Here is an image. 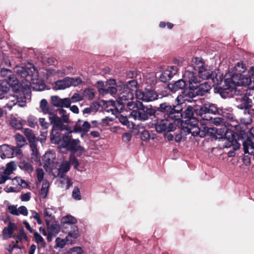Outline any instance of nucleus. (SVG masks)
I'll return each instance as SVG.
<instances>
[{
	"label": "nucleus",
	"mask_w": 254,
	"mask_h": 254,
	"mask_svg": "<svg viewBox=\"0 0 254 254\" xmlns=\"http://www.w3.org/2000/svg\"><path fill=\"white\" fill-rule=\"evenodd\" d=\"M194 123H188L186 127L187 131L190 133L192 136L199 135L200 136L208 135L215 136L216 138L221 139L224 142L223 147L225 148L232 147L234 150L240 148V145L236 139V134L226 126H221L218 128L209 127L202 123L201 128L204 133H200V129L197 125L196 121H194Z\"/></svg>",
	"instance_id": "nucleus-1"
},
{
	"label": "nucleus",
	"mask_w": 254,
	"mask_h": 254,
	"mask_svg": "<svg viewBox=\"0 0 254 254\" xmlns=\"http://www.w3.org/2000/svg\"><path fill=\"white\" fill-rule=\"evenodd\" d=\"M248 74L243 75L246 70L243 63L239 62L233 68L229 69L228 73L225 75L224 82L227 86V88L232 90H234L235 93L236 94L237 88H235L236 86H250L254 85L253 78L249 75V71Z\"/></svg>",
	"instance_id": "nucleus-2"
},
{
	"label": "nucleus",
	"mask_w": 254,
	"mask_h": 254,
	"mask_svg": "<svg viewBox=\"0 0 254 254\" xmlns=\"http://www.w3.org/2000/svg\"><path fill=\"white\" fill-rule=\"evenodd\" d=\"M211 89V86L207 82H205L201 84H198V87L194 90L189 91L185 90L181 94L176 98L178 106L172 107L166 103L160 104V110L162 112H166L169 115H173L175 113H179L182 111V108L179 106L186 101H190L196 95L202 96L207 93Z\"/></svg>",
	"instance_id": "nucleus-3"
},
{
	"label": "nucleus",
	"mask_w": 254,
	"mask_h": 254,
	"mask_svg": "<svg viewBox=\"0 0 254 254\" xmlns=\"http://www.w3.org/2000/svg\"><path fill=\"white\" fill-rule=\"evenodd\" d=\"M49 119L52 126L51 138L53 142L55 143L59 142L62 131L66 130L68 132L72 131L68 124H65L63 118H61L58 115L54 114H51Z\"/></svg>",
	"instance_id": "nucleus-4"
},
{
	"label": "nucleus",
	"mask_w": 254,
	"mask_h": 254,
	"mask_svg": "<svg viewBox=\"0 0 254 254\" xmlns=\"http://www.w3.org/2000/svg\"><path fill=\"white\" fill-rule=\"evenodd\" d=\"M17 74L23 78H26L27 80L30 81L32 88L36 91L41 90L43 86L37 87V84L39 83L37 76V70L35 68L31 66L27 68L20 67L16 71Z\"/></svg>",
	"instance_id": "nucleus-5"
},
{
	"label": "nucleus",
	"mask_w": 254,
	"mask_h": 254,
	"mask_svg": "<svg viewBox=\"0 0 254 254\" xmlns=\"http://www.w3.org/2000/svg\"><path fill=\"white\" fill-rule=\"evenodd\" d=\"M72 132V131H70L63 135L59 141L60 146L68 150L81 154L83 152V148L80 145V141L79 139L71 138Z\"/></svg>",
	"instance_id": "nucleus-6"
},
{
	"label": "nucleus",
	"mask_w": 254,
	"mask_h": 254,
	"mask_svg": "<svg viewBox=\"0 0 254 254\" xmlns=\"http://www.w3.org/2000/svg\"><path fill=\"white\" fill-rule=\"evenodd\" d=\"M119 93L118 95L119 97V100L118 102H111L112 104L113 105L118 111L122 110L123 105L126 104L129 102L126 103V101L131 100L133 97V93L128 89V87H126V84L123 82H120L117 85Z\"/></svg>",
	"instance_id": "nucleus-7"
},
{
	"label": "nucleus",
	"mask_w": 254,
	"mask_h": 254,
	"mask_svg": "<svg viewBox=\"0 0 254 254\" xmlns=\"http://www.w3.org/2000/svg\"><path fill=\"white\" fill-rule=\"evenodd\" d=\"M224 113V112L222 108H217L215 104L206 103L200 108L198 114L203 120L208 122L211 120L212 118L207 116V114L223 115Z\"/></svg>",
	"instance_id": "nucleus-8"
},
{
	"label": "nucleus",
	"mask_w": 254,
	"mask_h": 254,
	"mask_svg": "<svg viewBox=\"0 0 254 254\" xmlns=\"http://www.w3.org/2000/svg\"><path fill=\"white\" fill-rule=\"evenodd\" d=\"M177 120H174L172 117L167 118L158 121L155 124V128L159 133L173 131L176 128Z\"/></svg>",
	"instance_id": "nucleus-9"
},
{
	"label": "nucleus",
	"mask_w": 254,
	"mask_h": 254,
	"mask_svg": "<svg viewBox=\"0 0 254 254\" xmlns=\"http://www.w3.org/2000/svg\"><path fill=\"white\" fill-rule=\"evenodd\" d=\"M127 106L130 109H134V108L138 109V111L134 110L131 112L129 117L130 118H132L135 120L138 119L143 121L146 120L148 119L147 114H145L143 109V105L141 102H138L134 103L131 101L127 103Z\"/></svg>",
	"instance_id": "nucleus-10"
},
{
	"label": "nucleus",
	"mask_w": 254,
	"mask_h": 254,
	"mask_svg": "<svg viewBox=\"0 0 254 254\" xmlns=\"http://www.w3.org/2000/svg\"><path fill=\"white\" fill-rule=\"evenodd\" d=\"M193 67L198 70L199 77L203 79H209L213 71L207 68L205 64L200 58H195L193 61Z\"/></svg>",
	"instance_id": "nucleus-11"
},
{
	"label": "nucleus",
	"mask_w": 254,
	"mask_h": 254,
	"mask_svg": "<svg viewBox=\"0 0 254 254\" xmlns=\"http://www.w3.org/2000/svg\"><path fill=\"white\" fill-rule=\"evenodd\" d=\"M81 80L78 78L65 77L54 83L53 88L56 90H63L71 86H76L80 84Z\"/></svg>",
	"instance_id": "nucleus-12"
},
{
	"label": "nucleus",
	"mask_w": 254,
	"mask_h": 254,
	"mask_svg": "<svg viewBox=\"0 0 254 254\" xmlns=\"http://www.w3.org/2000/svg\"><path fill=\"white\" fill-rule=\"evenodd\" d=\"M183 79L187 85H188L189 88L186 90H188L189 91L196 89L200 82L196 73L190 70H187L185 71L183 76Z\"/></svg>",
	"instance_id": "nucleus-13"
},
{
	"label": "nucleus",
	"mask_w": 254,
	"mask_h": 254,
	"mask_svg": "<svg viewBox=\"0 0 254 254\" xmlns=\"http://www.w3.org/2000/svg\"><path fill=\"white\" fill-rule=\"evenodd\" d=\"M16 169V165L13 161L8 163L5 167L0 168V184H4L7 180H10V175Z\"/></svg>",
	"instance_id": "nucleus-14"
},
{
	"label": "nucleus",
	"mask_w": 254,
	"mask_h": 254,
	"mask_svg": "<svg viewBox=\"0 0 254 254\" xmlns=\"http://www.w3.org/2000/svg\"><path fill=\"white\" fill-rule=\"evenodd\" d=\"M44 167L47 171L51 172L57 167L56 154L53 152H47L43 156Z\"/></svg>",
	"instance_id": "nucleus-15"
},
{
	"label": "nucleus",
	"mask_w": 254,
	"mask_h": 254,
	"mask_svg": "<svg viewBox=\"0 0 254 254\" xmlns=\"http://www.w3.org/2000/svg\"><path fill=\"white\" fill-rule=\"evenodd\" d=\"M0 75L4 78V80L1 84L8 85L9 86H13L16 85L18 81L15 77V75L9 69L2 68L0 71Z\"/></svg>",
	"instance_id": "nucleus-16"
},
{
	"label": "nucleus",
	"mask_w": 254,
	"mask_h": 254,
	"mask_svg": "<svg viewBox=\"0 0 254 254\" xmlns=\"http://www.w3.org/2000/svg\"><path fill=\"white\" fill-rule=\"evenodd\" d=\"M236 106L240 109H245V114L246 113H250L248 108L251 105V101L246 95H240L236 98Z\"/></svg>",
	"instance_id": "nucleus-17"
},
{
	"label": "nucleus",
	"mask_w": 254,
	"mask_h": 254,
	"mask_svg": "<svg viewBox=\"0 0 254 254\" xmlns=\"http://www.w3.org/2000/svg\"><path fill=\"white\" fill-rule=\"evenodd\" d=\"M90 127V124L88 122H83L78 120L74 125L73 130L74 132H83L85 133L89 130Z\"/></svg>",
	"instance_id": "nucleus-18"
},
{
	"label": "nucleus",
	"mask_w": 254,
	"mask_h": 254,
	"mask_svg": "<svg viewBox=\"0 0 254 254\" xmlns=\"http://www.w3.org/2000/svg\"><path fill=\"white\" fill-rule=\"evenodd\" d=\"M0 157L2 159L12 158L14 156V150L12 146L3 144L0 146Z\"/></svg>",
	"instance_id": "nucleus-19"
},
{
	"label": "nucleus",
	"mask_w": 254,
	"mask_h": 254,
	"mask_svg": "<svg viewBox=\"0 0 254 254\" xmlns=\"http://www.w3.org/2000/svg\"><path fill=\"white\" fill-rule=\"evenodd\" d=\"M48 233L52 236H56L60 231V227L58 221H52L46 223Z\"/></svg>",
	"instance_id": "nucleus-20"
},
{
	"label": "nucleus",
	"mask_w": 254,
	"mask_h": 254,
	"mask_svg": "<svg viewBox=\"0 0 254 254\" xmlns=\"http://www.w3.org/2000/svg\"><path fill=\"white\" fill-rule=\"evenodd\" d=\"M77 220L74 216L67 214L62 217L61 219V224L64 228L70 226L71 227L76 224Z\"/></svg>",
	"instance_id": "nucleus-21"
},
{
	"label": "nucleus",
	"mask_w": 254,
	"mask_h": 254,
	"mask_svg": "<svg viewBox=\"0 0 254 254\" xmlns=\"http://www.w3.org/2000/svg\"><path fill=\"white\" fill-rule=\"evenodd\" d=\"M17 226L15 223L9 222L7 227H5L2 231V237L4 239L11 238Z\"/></svg>",
	"instance_id": "nucleus-22"
},
{
	"label": "nucleus",
	"mask_w": 254,
	"mask_h": 254,
	"mask_svg": "<svg viewBox=\"0 0 254 254\" xmlns=\"http://www.w3.org/2000/svg\"><path fill=\"white\" fill-rule=\"evenodd\" d=\"M71 230L68 232L67 236L65 237L68 239L69 244H72L75 239L79 236V233L78 228L76 226H73L71 227Z\"/></svg>",
	"instance_id": "nucleus-23"
},
{
	"label": "nucleus",
	"mask_w": 254,
	"mask_h": 254,
	"mask_svg": "<svg viewBox=\"0 0 254 254\" xmlns=\"http://www.w3.org/2000/svg\"><path fill=\"white\" fill-rule=\"evenodd\" d=\"M187 85L185 81L183 78L178 80L174 83H170L168 86L170 90L173 92H176L178 90L183 89Z\"/></svg>",
	"instance_id": "nucleus-24"
},
{
	"label": "nucleus",
	"mask_w": 254,
	"mask_h": 254,
	"mask_svg": "<svg viewBox=\"0 0 254 254\" xmlns=\"http://www.w3.org/2000/svg\"><path fill=\"white\" fill-rule=\"evenodd\" d=\"M210 79L212 80L214 85H218L223 81V74L219 70H217L213 72Z\"/></svg>",
	"instance_id": "nucleus-25"
},
{
	"label": "nucleus",
	"mask_w": 254,
	"mask_h": 254,
	"mask_svg": "<svg viewBox=\"0 0 254 254\" xmlns=\"http://www.w3.org/2000/svg\"><path fill=\"white\" fill-rule=\"evenodd\" d=\"M54 209L52 207H47L44 209L43 214L46 222L52 221L54 219Z\"/></svg>",
	"instance_id": "nucleus-26"
},
{
	"label": "nucleus",
	"mask_w": 254,
	"mask_h": 254,
	"mask_svg": "<svg viewBox=\"0 0 254 254\" xmlns=\"http://www.w3.org/2000/svg\"><path fill=\"white\" fill-rule=\"evenodd\" d=\"M31 150L32 151L31 158L35 161H39L40 159V154L37 149L36 142H32L30 144Z\"/></svg>",
	"instance_id": "nucleus-27"
},
{
	"label": "nucleus",
	"mask_w": 254,
	"mask_h": 254,
	"mask_svg": "<svg viewBox=\"0 0 254 254\" xmlns=\"http://www.w3.org/2000/svg\"><path fill=\"white\" fill-rule=\"evenodd\" d=\"M70 169V164L67 161L63 162L58 169V176L63 177L64 173L67 172Z\"/></svg>",
	"instance_id": "nucleus-28"
},
{
	"label": "nucleus",
	"mask_w": 254,
	"mask_h": 254,
	"mask_svg": "<svg viewBox=\"0 0 254 254\" xmlns=\"http://www.w3.org/2000/svg\"><path fill=\"white\" fill-rule=\"evenodd\" d=\"M59 177L61 178L59 180L61 185V187L65 190L68 189L72 184L70 179L65 175H63V177Z\"/></svg>",
	"instance_id": "nucleus-29"
},
{
	"label": "nucleus",
	"mask_w": 254,
	"mask_h": 254,
	"mask_svg": "<svg viewBox=\"0 0 254 254\" xmlns=\"http://www.w3.org/2000/svg\"><path fill=\"white\" fill-rule=\"evenodd\" d=\"M5 106L10 109L17 102V98L14 95L6 96L4 98Z\"/></svg>",
	"instance_id": "nucleus-30"
},
{
	"label": "nucleus",
	"mask_w": 254,
	"mask_h": 254,
	"mask_svg": "<svg viewBox=\"0 0 254 254\" xmlns=\"http://www.w3.org/2000/svg\"><path fill=\"white\" fill-rule=\"evenodd\" d=\"M27 239V237L26 234L23 231H21L20 234L16 236V243L13 246L11 249L10 248H7V250L10 252L13 248H18V246L17 244V243L18 242H23L24 241H26Z\"/></svg>",
	"instance_id": "nucleus-31"
},
{
	"label": "nucleus",
	"mask_w": 254,
	"mask_h": 254,
	"mask_svg": "<svg viewBox=\"0 0 254 254\" xmlns=\"http://www.w3.org/2000/svg\"><path fill=\"white\" fill-rule=\"evenodd\" d=\"M14 138L16 145L18 147H22L27 144L26 140L24 137L19 133L15 134Z\"/></svg>",
	"instance_id": "nucleus-32"
},
{
	"label": "nucleus",
	"mask_w": 254,
	"mask_h": 254,
	"mask_svg": "<svg viewBox=\"0 0 254 254\" xmlns=\"http://www.w3.org/2000/svg\"><path fill=\"white\" fill-rule=\"evenodd\" d=\"M40 107L41 109L42 112L44 114H49V116H51V114H54L50 111V108L48 105V102L46 99H42L40 102Z\"/></svg>",
	"instance_id": "nucleus-33"
},
{
	"label": "nucleus",
	"mask_w": 254,
	"mask_h": 254,
	"mask_svg": "<svg viewBox=\"0 0 254 254\" xmlns=\"http://www.w3.org/2000/svg\"><path fill=\"white\" fill-rule=\"evenodd\" d=\"M49 182L46 180L44 181L40 191V195L43 198H46L47 197L49 191Z\"/></svg>",
	"instance_id": "nucleus-34"
},
{
	"label": "nucleus",
	"mask_w": 254,
	"mask_h": 254,
	"mask_svg": "<svg viewBox=\"0 0 254 254\" xmlns=\"http://www.w3.org/2000/svg\"><path fill=\"white\" fill-rule=\"evenodd\" d=\"M23 132L27 138L30 144L32 142H36L35 136L31 129L27 128H24Z\"/></svg>",
	"instance_id": "nucleus-35"
},
{
	"label": "nucleus",
	"mask_w": 254,
	"mask_h": 254,
	"mask_svg": "<svg viewBox=\"0 0 254 254\" xmlns=\"http://www.w3.org/2000/svg\"><path fill=\"white\" fill-rule=\"evenodd\" d=\"M68 239L65 237L64 239H62L60 237H57L56 239V246L58 248H63L66 244H68Z\"/></svg>",
	"instance_id": "nucleus-36"
},
{
	"label": "nucleus",
	"mask_w": 254,
	"mask_h": 254,
	"mask_svg": "<svg viewBox=\"0 0 254 254\" xmlns=\"http://www.w3.org/2000/svg\"><path fill=\"white\" fill-rule=\"evenodd\" d=\"M12 184L14 186H19L22 188H26L28 186L27 183L19 177H15L12 180Z\"/></svg>",
	"instance_id": "nucleus-37"
},
{
	"label": "nucleus",
	"mask_w": 254,
	"mask_h": 254,
	"mask_svg": "<svg viewBox=\"0 0 254 254\" xmlns=\"http://www.w3.org/2000/svg\"><path fill=\"white\" fill-rule=\"evenodd\" d=\"M193 114V109L190 106H188L187 109L181 114V116L185 118H191Z\"/></svg>",
	"instance_id": "nucleus-38"
},
{
	"label": "nucleus",
	"mask_w": 254,
	"mask_h": 254,
	"mask_svg": "<svg viewBox=\"0 0 254 254\" xmlns=\"http://www.w3.org/2000/svg\"><path fill=\"white\" fill-rule=\"evenodd\" d=\"M8 85L1 84L0 85V99H2L5 98V95L7 94L8 91L9 89Z\"/></svg>",
	"instance_id": "nucleus-39"
},
{
	"label": "nucleus",
	"mask_w": 254,
	"mask_h": 254,
	"mask_svg": "<svg viewBox=\"0 0 254 254\" xmlns=\"http://www.w3.org/2000/svg\"><path fill=\"white\" fill-rule=\"evenodd\" d=\"M67 253L68 254H85V252L82 247L76 246L69 249Z\"/></svg>",
	"instance_id": "nucleus-40"
},
{
	"label": "nucleus",
	"mask_w": 254,
	"mask_h": 254,
	"mask_svg": "<svg viewBox=\"0 0 254 254\" xmlns=\"http://www.w3.org/2000/svg\"><path fill=\"white\" fill-rule=\"evenodd\" d=\"M146 102H150L157 99V94L153 90H146Z\"/></svg>",
	"instance_id": "nucleus-41"
},
{
	"label": "nucleus",
	"mask_w": 254,
	"mask_h": 254,
	"mask_svg": "<svg viewBox=\"0 0 254 254\" xmlns=\"http://www.w3.org/2000/svg\"><path fill=\"white\" fill-rule=\"evenodd\" d=\"M135 96L136 98L138 99L142 100L143 101L146 102V90L145 91H143L141 90H136L135 92Z\"/></svg>",
	"instance_id": "nucleus-42"
},
{
	"label": "nucleus",
	"mask_w": 254,
	"mask_h": 254,
	"mask_svg": "<svg viewBox=\"0 0 254 254\" xmlns=\"http://www.w3.org/2000/svg\"><path fill=\"white\" fill-rule=\"evenodd\" d=\"M10 124L12 127L16 129H20L22 128V124L21 121L16 118L12 119L10 121Z\"/></svg>",
	"instance_id": "nucleus-43"
},
{
	"label": "nucleus",
	"mask_w": 254,
	"mask_h": 254,
	"mask_svg": "<svg viewBox=\"0 0 254 254\" xmlns=\"http://www.w3.org/2000/svg\"><path fill=\"white\" fill-rule=\"evenodd\" d=\"M59 112L60 115H61V118H63V120L64 121L65 124H69L70 122L69 119V115L66 114V112L65 110L63 109H61L59 110Z\"/></svg>",
	"instance_id": "nucleus-44"
},
{
	"label": "nucleus",
	"mask_w": 254,
	"mask_h": 254,
	"mask_svg": "<svg viewBox=\"0 0 254 254\" xmlns=\"http://www.w3.org/2000/svg\"><path fill=\"white\" fill-rule=\"evenodd\" d=\"M171 78L170 72L167 69H165L159 76L160 80L163 82H167L171 79Z\"/></svg>",
	"instance_id": "nucleus-45"
},
{
	"label": "nucleus",
	"mask_w": 254,
	"mask_h": 254,
	"mask_svg": "<svg viewBox=\"0 0 254 254\" xmlns=\"http://www.w3.org/2000/svg\"><path fill=\"white\" fill-rule=\"evenodd\" d=\"M72 197L76 200H80L82 199L80 190L78 187H75L72 192Z\"/></svg>",
	"instance_id": "nucleus-46"
},
{
	"label": "nucleus",
	"mask_w": 254,
	"mask_h": 254,
	"mask_svg": "<svg viewBox=\"0 0 254 254\" xmlns=\"http://www.w3.org/2000/svg\"><path fill=\"white\" fill-rule=\"evenodd\" d=\"M119 120L123 125L127 126L129 128L134 127V125L132 123H131V127H130L129 122L128 121L126 116H124L122 115H120L119 116Z\"/></svg>",
	"instance_id": "nucleus-47"
},
{
	"label": "nucleus",
	"mask_w": 254,
	"mask_h": 254,
	"mask_svg": "<svg viewBox=\"0 0 254 254\" xmlns=\"http://www.w3.org/2000/svg\"><path fill=\"white\" fill-rule=\"evenodd\" d=\"M28 125L31 127H35L37 125V118L32 115L28 116L27 118Z\"/></svg>",
	"instance_id": "nucleus-48"
},
{
	"label": "nucleus",
	"mask_w": 254,
	"mask_h": 254,
	"mask_svg": "<svg viewBox=\"0 0 254 254\" xmlns=\"http://www.w3.org/2000/svg\"><path fill=\"white\" fill-rule=\"evenodd\" d=\"M19 166L21 169L28 172H32L33 169L31 164L25 161L21 162Z\"/></svg>",
	"instance_id": "nucleus-49"
},
{
	"label": "nucleus",
	"mask_w": 254,
	"mask_h": 254,
	"mask_svg": "<svg viewBox=\"0 0 254 254\" xmlns=\"http://www.w3.org/2000/svg\"><path fill=\"white\" fill-rule=\"evenodd\" d=\"M51 104L52 105L56 107H59L61 104L62 98H60L58 96H53L51 98Z\"/></svg>",
	"instance_id": "nucleus-50"
},
{
	"label": "nucleus",
	"mask_w": 254,
	"mask_h": 254,
	"mask_svg": "<svg viewBox=\"0 0 254 254\" xmlns=\"http://www.w3.org/2000/svg\"><path fill=\"white\" fill-rule=\"evenodd\" d=\"M71 103V99L69 98H63L61 100V104L59 107L68 108L70 107Z\"/></svg>",
	"instance_id": "nucleus-51"
},
{
	"label": "nucleus",
	"mask_w": 254,
	"mask_h": 254,
	"mask_svg": "<svg viewBox=\"0 0 254 254\" xmlns=\"http://www.w3.org/2000/svg\"><path fill=\"white\" fill-rule=\"evenodd\" d=\"M84 96L89 100H92L95 96V93L92 89H87L84 91Z\"/></svg>",
	"instance_id": "nucleus-52"
},
{
	"label": "nucleus",
	"mask_w": 254,
	"mask_h": 254,
	"mask_svg": "<svg viewBox=\"0 0 254 254\" xmlns=\"http://www.w3.org/2000/svg\"><path fill=\"white\" fill-rule=\"evenodd\" d=\"M34 237L38 244L42 245L45 243L44 239L38 232H35L34 233Z\"/></svg>",
	"instance_id": "nucleus-53"
},
{
	"label": "nucleus",
	"mask_w": 254,
	"mask_h": 254,
	"mask_svg": "<svg viewBox=\"0 0 254 254\" xmlns=\"http://www.w3.org/2000/svg\"><path fill=\"white\" fill-rule=\"evenodd\" d=\"M125 84L126 87H128V89L131 91V90H133L136 88L137 82L134 80H131L129 81L127 84Z\"/></svg>",
	"instance_id": "nucleus-54"
},
{
	"label": "nucleus",
	"mask_w": 254,
	"mask_h": 254,
	"mask_svg": "<svg viewBox=\"0 0 254 254\" xmlns=\"http://www.w3.org/2000/svg\"><path fill=\"white\" fill-rule=\"evenodd\" d=\"M31 218H33L34 219H36L38 224H42V222L40 218L39 213L34 210L31 211Z\"/></svg>",
	"instance_id": "nucleus-55"
},
{
	"label": "nucleus",
	"mask_w": 254,
	"mask_h": 254,
	"mask_svg": "<svg viewBox=\"0 0 254 254\" xmlns=\"http://www.w3.org/2000/svg\"><path fill=\"white\" fill-rule=\"evenodd\" d=\"M70 99L71 102H76L82 100L83 97L78 93H74Z\"/></svg>",
	"instance_id": "nucleus-56"
},
{
	"label": "nucleus",
	"mask_w": 254,
	"mask_h": 254,
	"mask_svg": "<svg viewBox=\"0 0 254 254\" xmlns=\"http://www.w3.org/2000/svg\"><path fill=\"white\" fill-rule=\"evenodd\" d=\"M167 70L169 71L170 75L171 77L174 75L176 74L178 71V68L176 66H171L167 68Z\"/></svg>",
	"instance_id": "nucleus-57"
},
{
	"label": "nucleus",
	"mask_w": 254,
	"mask_h": 254,
	"mask_svg": "<svg viewBox=\"0 0 254 254\" xmlns=\"http://www.w3.org/2000/svg\"><path fill=\"white\" fill-rule=\"evenodd\" d=\"M143 109L147 114V117L148 118L149 116H151L155 114V110L151 108L148 107H145L143 105Z\"/></svg>",
	"instance_id": "nucleus-58"
},
{
	"label": "nucleus",
	"mask_w": 254,
	"mask_h": 254,
	"mask_svg": "<svg viewBox=\"0 0 254 254\" xmlns=\"http://www.w3.org/2000/svg\"><path fill=\"white\" fill-rule=\"evenodd\" d=\"M8 211L12 215H18V208L15 205H9L8 207Z\"/></svg>",
	"instance_id": "nucleus-59"
},
{
	"label": "nucleus",
	"mask_w": 254,
	"mask_h": 254,
	"mask_svg": "<svg viewBox=\"0 0 254 254\" xmlns=\"http://www.w3.org/2000/svg\"><path fill=\"white\" fill-rule=\"evenodd\" d=\"M18 213L19 214H21L23 216H27L28 215V210L24 206H21L18 208Z\"/></svg>",
	"instance_id": "nucleus-60"
},
{
	"label": "nucleus",
	"mask_w": 254,
	"mask_h": 254,
	"mask_svg": "<svg viewBox=\"0 0 254 254\" xmlns=\"http://www.w3.org/2000/svg\"><path fill=\"white\" fill-rule=\"evenodd\" d=\"M140 137L142 140L147 141L150 138L149 133L147 130H144L140 134Z\"/></svg>",
	"instance_id": "nucleus-61"
},
{
	"label": "nucleus",
	"mask_w": 254,
	"mask_h": 254,
	"mask_svg": "<svg viewBox=\"0 0 254 254\" xmlns=\"http://www.w3.org/2000/svg\"><path fill=\"white\" fill-rule=\"evenodd\" d=\"M39 124L41 127L44 129H47L49 127V124L46 121L45 118H41L39 119Z\"/></svg>",
	"instance_id": "nucleus-62"
},
{
	"label": "nucleus",
	"mask_w": 254,
	"mask_h": 254,
	"mask_svg": "<svg viewBox=\"0 0 254 254\" xmlns=\"http://www.w3.org/2000/svg\"><path fill=\"white\" fill-rule=\"evenodd\" d=\"M108 93H110L112 95H114L116 94H118L119 92L118 87L117 86V88L114 87H109L107 89V92Z\"/></svg>",
	"instance_id": "nucleus-63"
},
{
	"label": "nucleus",
	"mask_w": 254,
	"mask_h": 254,
	"mask_svg": "<svg viewBox=\"0 0 254 254\" xmlns=\"http://www.w3.org/2000/svg\"><path fill=\"white\" fill-rule=\"evenodd\" d=\"M70 163L74 165V168H77L79 165V163L77 160L75 158L74 155H71L70 156L69 158Z\"/></svg>",
	"instance_id": "nucleus-64"
}]
</instances>
